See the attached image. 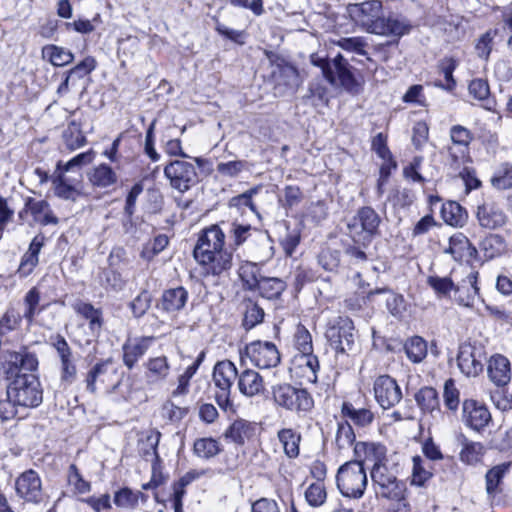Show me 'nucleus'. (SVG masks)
Here are the masks:
<instances>
[{"label":"nucleus","instance_id":"nucleus-3","mask_svg":"<svg viewBox=\"0 0 512 512\" xmlns=\"http://www.w3.org/2000/svg\"><path fill=\"white\" fill-rule=\"evenodd\" d=\"M337 487L348 498L359 499L364 495L368 479L361 461H348L341 465L336 475Z\"/></svg>","mask_w":512,"mask_h":512},{"label":"nucleus","instance_id":"nucleus-54","mask_svg":"<svg viewBox=\"0 0 512 512\" xmlns=\"http://www.w3.org/2000/svg\"><path fill=\"white\" fill-rule=\"evenodd\" d=\"M261 188L262 187L260 185L254 186L251 189L243 192L242 194L232 197L229 201L230 207H235L238 209L248 207L253 213L259 215L253 203V197L259 193Z\"/></svg>","mask_w":512,"mask_h":512},{"label":"nucleus","instance_id":"nucleus-49","mask_svg":"<svg viewBox=\"0 0 512 512\" xmlns=\"http://www.w3.org/2000/svg\"><path fill=\"white\" fill-rule=\"evenodd\" d=\"M491 185L498 190L512 188V164L503 163L494 172Z\"/></svg>","mask_w":512,"mask_h":512},{"label":"nucleus","instance_id":"nucleus-57","mask_svg":"<svg viewBox=\"0 0 512 512\" xmlns=\"http://www.w3.org/2000/svg\"><path fill=\"white\" fill-rule=\"evenodd\" d=\"M484 453V446L480 442L465 441L460 452V459L467 464H475L480 461Z\"/></svg>","mask_w":512,"mask_h":512},{"label":"nucleus","instance_id":"nucleus-53","mask_svg":"<svg viewBox=\"0 0 512 512\" xmlns=\"http://www.w3.org/2000/svg\"><path fill=\"white\" fill-rule=\"evenodd\" d=\"M497 35L498 29H489L478 38L475 50L479 58L488 60Z\"/></svg>","mask_w":512,"mask_h":512},{"label":"nucleus","instance_id":"nucleus-12","mask_svg":"<svg viewBox=\"0 0 512 512\" xmlns=\"http://www.w3.org/2000/svg\"><path fill=\"white\" fill-rule=\"evenodd\" d=\"M244 355L259 369H271L280 363V352L269 341L256 340L246 345Z\"/></svg>","mask_w":512,"mask_h":512},{"label":"nucleus","instance_id":"nucleus-50","mask_svg":"<svg viewBox=\"0 0 512 512\" xmlns=\"http://www.w3.org/2000/svg\"><path fill=\"white\" fill-rule=\"evenodd\" d=\"M40 303V292L36 287L30 289L24 297L25 311L23 317L32 323L35 316L38 315L44 307H39Z\"/></svg>","mask_w":512,"mask_h":512},{"label":"nucleus","instance_id":"nucleus-11","mask_svg":"<svg viewBox=\"0 0 512 512\" xmlns=\"http://www.w3.org/2000/svg\"><path fill=\"white\" fill-rule=\"evenodd\" d=\"M326 338L337 354H348L355 345L354 324L348 317H339L326 330Z\"/></svg>","mask_w":512,"mask_h":512},{"label":"nucleus","instance_id":"nucleus-20","mask_svg":"<svg viewBox=\"0 0 512 512\" xmlns=\"http://www.w3.org/2000/svg\"><path fill=\"white\" fill-rule=\"evenodd\" d=\"M478 272L469 271L465 278L454 286L453 299L464 307H473L476 298L479 296Z\"/></svg>","mask_w":512,"mask_h":512},{"label":"nucleus","instance_id":"nucleus-51","mask_svg":"<svg viewBox=\"0 0 512 512\" xmlns=\"http://www.w3.org/2000/svg\"><path fill=\"white\" fill-rule=\"evenodd\" d=\"M458 63L454 58H443L439 64V71L444 75L445 84L435 83L436 86L442 87L448 91H452L456 86V81L453 77V72L455 71Z\"/></svg>","mask_w":512,"mask_h":512},{"label":"nucleus","instance_id":"nucleus-24","mask_svg":"<svg viewBox=\"0 0 512 512\" xmlns=\"http://www.w3.org/2000/svg\"><path fill=\"white\" fill-rule=\"evenodd\" d=\"M237 386L240 393L247 397H254L265 391L263 377L257 371L250 368H246L238 373Z\"/></svg>","mask_w":512,"mask_h":512},{"label":"nucleus","instance_id":"nucleus-46","mask_svg":"<svg viewBox=\"0 0 512 512\" xmlns=\"http://www.w3.org/2000/svg\"><path fill=\"white\" fill-rule=\"evenodd\" d=\"M296 363L302 370V376L309 382L315 383L317 381V372L319 370L318 358L313 353L296 356Z\"/></svg>","mask_w":512,"mask_h":512},{"label":"nucleus","instance_id":"nucleus-38","mask_svg":"<svg viewBox=\"0 0 512 512\" xmlns=\"http://www.w3.org/2000/svg\"><path fill=\"white\" fill-rule=\"evenodd\" d=\"M342 414L358 427H367L374 420V414L367 408H355L351 403L344 402Z\"/></svg>","mask_w":512,"mask_h":512},{"label":"nucleus","instance_id":"nucleus-2","mask_svg":"<svg viewBox=\"0 0 512 512\" xmlns=\"http://www.w3.org/2000/svg\"><path fill=\"white\" fill-rule=\"evenodd\" d=\"M225 234L218 225L202 231L193 250V255L206 275L221 277L233 266V252L225 248Z\"/></svg>","mask_w":512,"mask_h":512},{"label":"nucleus","instance_id":"nucleus-7","mask_svg":"<svg viewBox=\"0 0 512 512\" xmlns=\"http://www.w3.org/2000/svg\"><path fill=\"white\" fill-rule=\"evenodd\" d=\"M312 62L321 67L325 79L331 85L341 86L346 90H352L355 86V78L349 63L341 54L336 55L332 62L324 59H312Z\"/></svg>","mask_w":512,"mask_h":512},{"label":"nucleus","instance_id":"nucleus-8","mask_svg":"<svg viewBox=\"0 0 512 512\" xmlns=\"http://www.w3.org/2000/svg\"><path fill=\"white\" fill-rule=\"evenodd\" d=\"M312 62L321 67L325 79L331 85L341 86L346 90H352L355 86V78L349 63L341 54L336 55L332 62L324 59H312Z\"/></svg>","mask_w":512,"mask_h":512},{"label":"nucleus","instance_id":"nucleus-37","mask_svg":"<svg viewBox=\"0 0 512 512\" xmlns=\"http://www.w3.org/2000/svg\"><path fill=\"white\" fill-rule=\"evenodd\" d=\"M42 58L53 66L62 67L70 64L74 59V55L66 48L51 44L42 48Z\"/></svg>","mask_w":512,"mask_h":512},{"label":"nucleus","instance_id":"nucleus-15","mask_svg":"<svg viewBox=\"0 0 512 512\" xmlns=\"http://www.w3.org/2000/svg\"><path fill=\"white\" fill-rule=\"evenodd\" d=\"M52 184L57 197L64 200L76 201L83 195L82 174L68 175L55 169Z\"/></svg>","mask_w":512,"mask_h":512},{"label":"nucleus","instance_id":"nucleus-40","mask_svg":"<svg viewBox=\"0 0 512 512\" xmlns=\"http://www.w3.org/2000/svg\"><path fill=\"white\" fill-rule=\"evenodd\" d=\"M95 157V151L90 149L86 152L80 153L74 156L67 162L58 161L56 164L57 171H63L64 173L72 172L73 175L79 172V170L88 164H90Z\"/></svg>","mask_w":512,"mask_h":512},{"label":"nucleus","instance_id":"nucleus-62","mask_svg":"<svg viewBox=\"0 0 512 512\" xmlns=\"http://www.w3.org/2000/svg\"><path fill=\"white\" fill-rule=\"evenodd\" d=\"M341 49L358 55H366V41L362 37H343L336 42Z\"/></svg>","mask_w":512,"mask_h":512},{"label":"nucleus","instance_id":"nucleus-55","mask_svg":"<svg viewBox=\"0 0 512 512\" xmlns=\"http://www.w3.org/2000/svg\"><path fill=\"white\" fill-rule=\"evenodd\" d=\"M193 450L198 457L208 459L220 452V446L213 438H200L195 441Z\"/></svg>","mask_w":512,"mask_h":512},{"label":"nucleus","instance_id":"nucleus-58","mask_svg":"<svg viewBox=\"0 0 512 512\" xmlns=\"http://www.w3.org/2000/svg\"><path fill=\"white\" fill-rule=\"evenodd\" d=\"M412 480L411 483L417 486H422L432 476L431 471L426 467V462L420 456L412 458Z\"/></svg>","mask_w":512,"mask_h":512},{"label":"nucleus","instance_id":"nucleus-42","mask_svg":"<svg viewBox=\"0 0 512 512\" xmlns=\"http://www.w3.org/2000/svg\"><path fill=\"white\" fill-rule=\"evenodd\" d=\"M292 404L290 407V412H295L297 414L309 412L314 405V401L310 393L303 388H297L292 386Z\"/></svg>","mask_w":512,"mask_h":512},{"label":"nucleus","instance_id":"nucleus-41","mask_svg":"<svg viewBox=\"0 0 512 512\" xmlns=\"http://www.w3.org/2000/svg\"><path fill=\"white\" fill-rule=\"evenodd\" d=\"M507 244L504 237L500 234H488L480 243V248L485 256L492 259L503 254Z\"/></svg>","mask_w":512,"mask_h":512},{"label":"nucleus","instance_id":"nucleus-13","mask_svg":"<svg viewBox=\"0 0 512 512\" xmlns=\"http://www.w3.org/2000/svg\"><path fill=\"white\" fill-rule=\"evenodd\" d=\"M164 174L170 181L171 187L181 193L189 190L197 181L195 166L183 160L171 161L165 166Z\"/></svg>","mask_w":512,"mask_h":512},{"label":"nucleus","instance_id":"nucleus-19","mask_svg":"<svg viewBox=\"0 0 512 512\" xmlns=\"http://www.w3.org/2000/svg\"><path fill=\"white\" fill-rule=\"evenodd\" d=\"M462 411L464 423L475 431L483 430L491 421V413L488 408L475 400H465Z\"/></svg>","mask_w":512,"mask_h":512},{"label":"nucleus","instance_id":"nucleus-32","mask_svg":"<svg viewBox=\"0 0 512 512\" xmlns=\"http://www.w3.org/2000/svg\"><path fill=\"white\" fill-rule=\"evenodd\" d=\"M188 300V292L183 287L164 291L161 298V308L167 313L178 312L184 308Z\"/></svg>","mask_w":512,"mask_h":512},{"label":"nucleus","instance_id":"nucleus-28","mask_svg":"<svg viewBox=\"0 0 512 512\" xmlns=\"http://www.w3.org/2000/svg\"><path fill=\"white\" fill-rule=\"evenodd\" d=\"M442 251L444 254H449L455 261H461L465 256L476 253V248L463 233L457 232L448 239Z\"/></svg>","mask_w":512,"mask_h":512},{"label":"nucleus","instance_id":"nucleus-36","mask_svg":"<svg viewBox=\"0 0 512 512\" xmlns=\"http://www.w3.org/2000/svg\"><path fill=\"white\" fill-rule=\"evenodd\" d=\"M88 179L93 186L106 188L117 182V174L107 164H100L88 173Z\"/></svg>","mask_w":512,"mask_h":512},{"label":"nucleus","instance_id":"nucleus-14","mask_svg":"<svg viewBox=\"0 0 512 512\" xmlns=\"http://www.w3.org/2000/svg\"><path fill=\"white\" fill-rule=\"evenodd\" d=\"M15 491L19 498L32 504H40L44 498L42 480L33 469L24 471L16 478Z\"/></svg>","mask_w":512,"mask_h":512},{"label":"nucleus","instance_id":"nucleus-25","mask_svg":"<svg viewBox=\"0 0 512 512\" xmlns=\"http://www.w3.org/2000/svg\"><path fill=\"white\" fill-rule=\"evenodd\" d=\"M374 34L383 36L402 37L408 34L411 25L409 21L397 15H389L381 18L380 22L374 27Z\"/></svg>","mask_w":512,"mask_h":512},{"label":"nucleus","instance_id":"nucleus-5","mask_svg":"<svg viewBox=\"0 0 512 512\" xmlns=\"http://www.w3.org/2000/svg\"><path fill=\"white\" fill-rule=\"evenodd\" d=\"M213 383L215 386V400L224 411L232 409L231 388L238 380V371L235 364L229 360L218 362L213 371Z\"/></svg>","mask_w":512,"mask_h":512},{"label":"nucleus","instance_id":"nucleus-61","mask_svg":"<svg viewBox=\"0 0 512 512\" xmlns=\"http://www.w3.org/2000/svg\"><path fill=\"white\" fill-rule=\"evenodd\" d=\"M21 315L14 308H8L0 319V337L18 328Z\"/></svg>","mask_w":512,"mask_h":512},{"label":"nucleus","instance_id":"nucleus-10","mask_svg":"<svg viewBox=\"0 0 512 512\" xmlns=\"http://www.w3.org/2000/svg\"><path fill=\"white\" fill-rule=\"evenodd\" d=\"M486 350L480 343L465 342L459 347L457 364L467 377H476L483 372Z\"/></svg>","mask_w":512,"mask_h":512},{"label":"nucleus","instance_id":"nucleus-6","mask_svg":"<svg viewBox=\"0 0 512 512\" xmlns=\"http://www.w3.org/2000/svg\"><path fill=\"white\" fill-rule=\"evenodd\" d=\"M371 479L375 485L376 494L389 499L400 501L404 498L405 484L385 464H378L371 469Z\"/></svg>","mask_w":512,"mask_h":512},{"label":"nucleus","instance_id":"nucleus-35","mask_svg":"<svg viewBox=\"0 0 512 512\" xmlns=\"http://www.w3.org/2000/svg\"><path fill=\"white\" fill-rule=\"evenodd\" d=\"M511 463H501L489 469L485 475L486 493L489 498H494L501 490L499 485L509 471Z\"/></svg>","mask_w":512,"mask_h":512},{"label":"nucleus","instance_id":"nucleus-63","mask_svg":"<svg viewBox=\"0 0 512 512\" xmlns=\"http://www.w3.org/2000/svg\"><path fill=\"white\" fill-rule=\"evenodd\" d=\"M295 347L300 355L313 353L312 337L304 326H298L295 336Z\"/></svg>","mask_w":512,"mask_h":512},{"label":"nucleus","instance_id":"nucleus-9","mask_svg":"<svg viewBox=\"0 0 512 512\" xmlns=\"http://www.w3.org/2000/svg\"><path fill=\"white\" fill-rule=\"evenodd\" d=\"M347 12L356 25L368 33L374 34V27L382 18L383 5L380 0H369L349 4Z\"/></svg>","mask_w":512,"mask_h":512},{"label":"nucleus","instance_id":"nucleus-1","mask_svg":"<svg viewBox=\"0 0 512 512\" xmlns=\"http://www.w3.org/2000/svg\"><path fill=\"white\" fill-rule=\"evenodd\" d=\"M39 365L35 353L22 348L10 352L3 364V373L8 381L7 394L21 408H36L43 401V389L39 378L33 373Z\"/></svg>","mask_w":512,"mask_h":512},{"label":"nucleus","instance_id":"nucleus-64","mask_svg":"<svg viewBox=\"0 0 512 512\" xmlns=\"http://www.w3.org/2000/svg\"><path fill=\"white\" fill-rule=\"evenodd\" d=\"M327 494L324 484L321 482L312 483L305 491L307 502L314 507L322 505L326 500Z\"/></svg>","mask_w":512,"mask_h":512},{"label":"nucleus","instance_id":"nucleus-27","mask_svg":"<svg viewBox=\"0 0 512 512\" xmlns=\"http://www.w3.org/2000/svg\"><path fill=\"white\" fill-rule=\"evenodd\" d=\"M46 237L44 234H37L31 241L28 250L22 256L18 272L22 276H28L32 273L39 262V253L45 245Z\"/></svg>","mask_w":512,"mask_h":512},{"label":"nucleus","instance_id":"nucleus-45","mask_svg":"<svg viewBox=\"0 0 512 512\" xmlns=\"http://www.w3.org/2000/svg\"><path fill=\"white\" fill-rule=\"evenodd\" d=\"M404 350L413 363H420L427 355V343L420 336L408 339L404 344Z\"/></svg>","mask_w":512,"mask_h":512},{"label":"nucleus","instance_id":"nucleus-17","mask_svg":"<svg viewBox=\"0 0 512 512\" xmlns=\"http://www.w3.org/2000/svg\"><path fill=\"white\" fill-rule=\"evenodd\" d=\"M479 226L486 230H498L508 222V216L499 204L484 202L479 205L475 213Z\"/></svg>","mask_w":512,"mask_h":512},{"label":"nucleus","instance_id":"nucleus-59","mask_svg":"<svg viewBox=\"0 0 512 512\" xmlns=\"http://www.w3.org/2000/svg\"><path fill=\"white\" fill-rule=\"evenodd\" d=\"M263 318V309L256 303L249 302L246 305V309L244 312L243 326L245 327V329L250 330L254 328L257 324L261 323L263 321Z\"/></svg>","mask_w":512,"mask_h":512},{"label":"nucleus","instance_id":"nucleus-21","mask_svg":"<svg viewBox=\"0 0 512 512\" xmlns=\"http://www.w3.org/2000/svg\"><path fill=\"white\" fill-rule=\"evenodd\" d=\"M490 381L498 387L506 386L511 380V365L507 357L495 354L487 362Z\"/></svg>","mask_w":512,"mask_h":512},{"label":"nucleus","instance_id":"nucleus-29","mask_svg":"<svg viewBox=\"0 0 512 512\" xmlns=\"http://www.w3.org/2000/svg\"><path fill=\"white\" fill-rule=\"evenodd\" d=\"M25 209L32 215L36 223L43 226L58 224V218L53 214L49 203L45 200L28 198L25 203Z\"/></svg>","mask_w":512,"mask_h":512},{"label":"nucleus","instance_id":"nucleus-18","mask_svg":"<svg viewBox=\"0 0 512 512\" xmlns=\"http://www.w3.org/2000/svg\"><path fill=\"white\" fill-rule=\"evenodd\" d=\"M85 123L83 114L72 112L68 118L67 127L62 132L64 147L70 151H76L87 144V138L82 130Z\"/></svg>","mask_w":512,"mask_h":512},{"label":"nucleus","instance_id":"nucleus-43","mask_svg":"<svg viewBox=\"0 0 512 512\" xmlns=\"http://www.w3.org/2000/svg\"><path fill=\"white\" fill-rule=\"evenodd\" d=\"M286 288V283L276 277H262L256 289L267 299L278 298Z\"/></svg>","mask_w":512,"mask_h":512},{"label":"nucleus","instance_id":"nucleus-22","mask_svg":"<svg viewBox=\"0 0 512 512\" xmlns=\"http://www.w3.org/2000/svg\"><path fill=\"white\" fill-rule=\"evenodd\" d=\"M153 341L154 337H136L128 339L122 347L125 366L128 369H132L139 359L146 354Z\"/></svg>","mask_w":512,"mask_h":512},{"label":"nucleus","instance_id":"nucleus-34","mask_svg":"<svg viewBox=\"0 0 512 512\" xmlns=\"http://www.w3.org/2000/svg\"><path fill=\"white\" fill-rule=\"evenodd\" d=\"M278 440L282 444L283 451L288 458H296L300 452L301 435L292 428H283L277 433Z\"/></svg>","mask_w":512,"mask_h":512},{"label":"nucleus","instance_id":"nucleus-52","mask_svg":"<svg viewBox=\"0 0 512 512\" xmlns=\"http://www.w3.org/2000/svg\"><path fill=\"white\" fill-rule=\"evenodd\" d=\"M335 443L339 450H346L355 443V433L348 421L338 423Z\"/></svg>","mask_w":512,"mask_h":512},{"label":"nucleus","instance_id":"nucleus-30","mask_svg":"<svg viewBox=\"0 0 512 512\" xmlns=\"http://www.w3.org/2000/svg\"><path fill=\"white\" fill-rule=\"evenodd\" d=\"M145 368V377L150 384L165 382L170 375V365L166 356L149 358Z\"/></svg>","mask_w":512,"mask_h":512},{"label":"nucleus","instance_id":"nucleus-31","mask_svg":"<svg viewBox=\"0 0 512 512\" xmlns=\"http://www.w3.org/2000/svg\"><path fill=\"white\" fill-rule=\"evenodd\" d=\"M469 95L488 111H495L496 101L490 97V87L488 81L482 78H476L470 81L468 85Z\"/></svg>","mask_w":512,"mask_h":512},{"label":"nucleus","instance_id":"nucleus-26","mask_svg":"<svg viewBox=\"0 0 512 512\" xmlns=\"http://www.w3.org/2000/svg\"><path fill=\"white\" fill-rule=\"evenodd\" d=\"M354 454L356 461L364 463L371 462L373 466L384 464L386 459V447L380 443L357 442L354 445Z\"/></svg>","mask_w":512,"mask_h":512},{"label":"nucleus","instance_id":"nucleus-4","mask_svg":"<svg viewBox=\"0 0 512 512\" xmlns=\"http://www.w3.org/2000/svg\"><path fill=\"white\" fill-rule=\"evenodd\" d=\"M381 218L370 206H365L347 224L348 235L355 244L367 247L379 233Z\"/></svg>","mask_w":512,"mask_h":512},{"label":"nucleus","instance_id":"nucleus-48","mask_svg":"<svg viewBox=\"0 0 512 512\" xmlns=\"http://www.w3.org/2000/svg\"><path fill=\"white\" fill-rule=\"evenodd\" d=\"M415 400L423 412H432L439 407L438 393L432 387L421 388L415 394Z\"/></svg>","mask_w":512,"mask_h":512},{"label":"nucleus","instance_id":"nucleus-56","mask_svg":"<svg viewBox=\"0 0 512 512\" xmlns=\"http://www.w3.org/2000/svg\"><path fill=\"white\" fill-rule=\"evenodd\" d=\"M292 385L288 383L277 384L272 387L274 403L287 411H290L292 400Z\"/></svg>","mask_w":512,"mask_h":512},{"label":"nucleus","instance_id":"nucleus-23","mask_svg":"<svg viewBox=\"0 0 512 512\" xmlns=\"http://www.w3.org/2000/svg\"><path fill=\"white\" fill-rule=\"evenodd\" d=\"M450 138L452 143L458 147V152L453 147L448 148L449 156L455 164L463 161L467 156L468 147L473 140V135L466 127L454 125L450 128Z\"/></svg>","mask_w":512,"mask_h":512},{"label":"nucleus","instance_id":"nucleus-60","mask_svg":"<svg viewBox=\"0 0 512 512\" xmlns=\"http://www.w3.org/2000/svg\"><path fill=\"white\" fill-rule=\"evenodd\" d=\"M427 283L439 297H449L454 292L455 284L449 277L429 276Z\"/></svg>","mask_w":512,"mask_h":512},{"label":"nucleus","instance_id":"nucleus-44","mask_svg":"<svg viewBox=\"0 0 512 512\" xmlns=\"http://www.w3.org/2000/svg\"><path fill=\"white\" fill-rule=\"evenodd\" d=\"M238 274L240 279L243 281L245 288L248 290H256V287L259 285L262 278L258 265L248 261L241 264Z\"/></svg>","mask_w":512,"mask_h":512},{"label":"nucleus","instance_id":"nucleus-33","mask_svg":"<svg viewBox=\"0 0 512 512\" xmlns=\"http://www.w3.org/2000/svg\"><path fill=\"white\" fill-rule=\"evenodd\" d=\"M441 217L450 226L462 227L467 220V212L459 203L448 201L442 205Z\"/></svg>","mask_w":512,"mask_h":512},{"label":"nucleus","instance_id":"nucleus-47","mask_svg":"<svg viewBox=\"0 0 512 512\" xmlns=\"http://www.w3.org/2000/svg\"><path fill=\"white\" fill-rule=\"evenodd\" d=\"M251 431L249 423L244 420H236L226 430L224 436L238 445H243L246 439L251 436Z\"/></svg>","mask_w":512,"mask_h":512},{"label":"nucleus","instance_id":"nucleus-39","mask_svg":"<svg viewBox=\"0 0 512 512\" xmlns=\"http://www.w3.org/2000/svg\"><path fill=\"white\" fill-rule=\"evenodd\" d=\"M72 307L77 314L89 321V327L93 332L101 329L102 313L99 309H96L92 304L81 300L76 301Z\"/></svg>","mask_w":512,"mask_h":512},{"label":"nucleus","instance_id":"nucleus-16","mask_svg":"<svg viewBox=\"0 0 512 512\" xmlns=\"http://www.w3.org/2000/svg\"><path fill=\"white\" fill-rule=\"evenodd\" d=\"M374 396L383 409H390L402 399V391L397 382L388 375L379 376L374 382Z\"/></svg>","mask_w":512,"mask_h":512}]
</instances>
